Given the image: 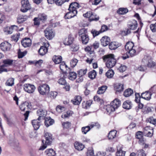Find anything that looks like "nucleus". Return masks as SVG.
<instances>
[{
	"instance_id": "nucleus-37",
	"label": "nucleus",
	"mask_w": 156,
	"mask_h": 156,
	"mask_svg": "<svg viewBox=\"0 0 156 156\" xmlns=\"http://www.w3.org/2000/svg\"><path fill=\"white\" fill-rule=\"evenodd\" d=\"M147 69V66L145 63L143 62V59L142 60V63L137 68V69L140 71H144Z\"/></svg>"
},
{
	"instance_id": "nucleus-16",
	"label": "nucleus",
	"mask_w": 156,
	"mask_h": 156,
	"mask_svg": "<svg viewBox=\"0 0 156 156\" xmlns=\"http://www.w3.org/2000/svg\"><path fill=\"white\" fill-rule=\"evenodd\" d=\"M117 151L116 156H125L126 152L122 150V147L121 145H118L117 147Z\"/></svg>"
},
{
	"instance_id": "nucleus-34",
	"label": "nucleus",
	"mask_w": 156,
	"mask_h": 156,
	"mask_svg": "<svg viewBox=\"0 0 156 156\" xmlns=\"http://www.w3.org/2000/svg\"><path fill=\"white\" fill-rule=\"evenodd\" d=\"M79 4L76 2H74L71 4L69 6V9H73L74 10H77V9L79 8Z\"/></svg>"
},
{
	"instance_id": "nucleus-13",
	"label": "nucleus",
	"mask_w": 156,
	"mask_h": 156,
	"mask_svg": "<svg viewBox=\"0 0 156 156\" xmlns=\"http://www.w3.org/2000/svg\"><path fill=\"white\" fill-rule=\"evenodd\" d=\"M127 27L130 29L135 30L137 27V23L136 21L135 20H133L129 21L128 23Z\"/></svg>"
},
{
	"instance_id": "nucleus-41",
	"label": "nucleus",
	"mask_w": 156,
	"mask_h": 156,
	"mask_svg": "<svg viewBox=\"0 0 156 156\" xmlns=\"http://www.w3.org/2000/svg\"><path fill=\"white\" fill-rule=\"evenodd\" d=\"M14 79L10 78L5 83L6 85L9 86H12L14 84Z\"/></svg>"
},
{
	"instance_id": "nucleus-7",
	"label": "nucleus",
	"mask_w": 156,
	"mask_h": 156,
	"mask_svg": "<svg viewBox=\"0 0 156 156\" xmlns=\"http://www.w3.org/2000/svg\"><path fill=\"white\" fill-rule=\"evenodd\" d=\"M36 87L35 86L30 83H26L23 85V89L25 91L29 93L32 94L35 91Z\"/></svg>"
},
{
	"instance_id": "nucleus-22",
	"label": "nucleus",
	"mask_w": 156,
	"mask_h": 156,
	"mask_svg": "<svg viewBox=\"0 0 156 156\" xmlns=\"http://www.w3.org/2000/svg\"><path fill=\"white\" fill-rule=\"evenodd\" d=\"M73 37H72V35H69L68 37L66 38L65 39L64 41V43L65 45H69L71 44L73 41Z\"/></svg>"
},
{
	"instance_id": "nucleus-4",
	"label": "nucleus",
	"mask_w": 156,
	"mask_h": 156,
	"mask_svg": "<svg viewBox=\"0 0 156 156\" xmlns=\"http://www.w3.org/2000/svg\"><path fill=\"white\" fill-rule=\"evenodd\" d=\"M21 4L20 10L23 12H26L31 9L30 4L28 0H22L21 1Z\"/></svg>"
},
{
	"instance_id": "nucleus-51",
	"label": "nucleus",
	"mask_w": 156,
	"mask_h": 156,
	"mask_svg": "<svg viewBox=\"0 0 156 156\" xmlns=\"http://www.w3.org/2000/svg\"><path fill=\"white\" fill-rule=\"evenodd\" d=\"M57 93L56 91H51L48 94V96L51 98L54 99L57 95Z\"/></svg>"
},
{
	"instance_id": "nucleus-19",
	"label": "nucleus",
	"mask_w": 156,
	"mask_h": 156,
	"mask_svg": "<svg viewBox=\"0 0 156 156\" xmlns=\"http://www.w3.org/2000/svg\"><path fill=\"white\" fill-rule=\"evenodd\" d=\"M121 45L120 44L117 42H112L109 44V48L111 50H115Z\"/></svg>"
},
{
	"instance_id": "nucleus-32",
	"label": "nucleus",
	"mask_w": 156,
	"mask_h": 156,
	"mask_svg": "<svg viewBox=\"0 0 156 156\" xmlns=\"http://www.w3.org/2000/svg\"><path fill=\"white\" fill-rule=\"evenodd\" d=\"M117 131L113 130L111 131L109 133L108 137L109 139L112 140L116 136Z\"/></svg>"
},
{
	"instance_id": "nucleus-61",
	"label": "nucleus",
	"mask_w": 156,
	"mask_h": 156,
	"mask_svg": "<svg viewBox=\"0 0 156 156\" xmlns=\"http://www.w3.org/2000/svg\"><path fill=\"white\" fill-rule=\"evenodd\" d=\"M148 122L153 125H155L156 123V119H154L153 117H150L147 119Z\"/></svg>"
},
{
	"instance_id": "nucleus-31",
	"label": "nucleus",
	"mask_w": 156,
	"mask_h": 156,
	"mask_svg": "<svg viewBox=\"0 0 156 156\" xmlns=\"http://www.w3.org/2000/svg\"><path fill=\"white\" fill-rule=\"evenodd\" d=\"M80 38L82 43L85 44H87L88 43L89 40L88 36L87 34L81 37Z\"/></svg>"
},
{
	"instance_id": "nucleus-5",
	"label": "nucleus",
	"mask_w": 156,
	"mask_h": 156,
	"mask_svg": "<svg viewBox=\"0 0 156 156\" xmlns=\"http://www.w3.org/2000/svg\"><path fill=\"white\" fill-rule=\"evenodd\" d=\"M38 91L40 94L42 95L48 94L50 91V87L47 84H43L40 85L38 88Z\"/></svg>"
},
{
	"instance_id": "nucleus-17",
	"label": "nucleus",
	"mask_w": 156,
	"mask_h": 156,
	"mask_svg": "<svg viewBox=\"0 0 156 156\" xmlns=\"http://www.w3.org/2000/svg\"><path fill=\"white\" fill-rule=\"evenodd\" d=\"M46 111L45 110L42 109L38 110L37 111V115L39 116L38 119L40 120L41 119H44V117L46 115Z\"/></svg>"
},
{
	"instance_id": "nucleus-9",
	"label": "nucleus",
	"mask_w": 156,
	"mask_h": 156,
	"mask_svg": "<svg viewBox=\"0 0 156 156\" xmlns=\"http://www.w3.org/2000/svg\"><path fill=\"white\" fill-rule=\"evenodd\" d=\"M0 46L2 50L5 52L9 51L12 47L11 45L7 41L2 43Z\"/></svg>"
},
{
	"instance_id": "nucleus-18",
	"label": "nucleus",
	"mask_w": 156,
	"mask_h": 156,
	"mask_svg": "<svg viewBox=\"0 0 156 156\" xmlns=\"http://www.w3.org/2000/svg\"><path fill=\"white\" fill-rule=\"evenodd\" d=\"M110 104L112 106L113 108H114L115 110L120 106L121 104L120 101L118 99H116L112 101Z\"/></svg>"
},
{
	"instance_id": "nucleus-45",
	"label": "nucleus",
	"mask_w": 156,
	"mask_h": 156,
	"mask_svg": "<svg viewBox=\"0 0 156 156\" xmlns=\"http://www.w3.org/2000/svg\"><path fill=\"white\" fill-rule=\"evenodd\" d=\"M47 16L44 13H40L38 15V18L40 20L44 21L47 19Z\"/></svg>"
},
{
	"instance_id": "nucleus-26",
	"label": "nucleus",
	"mask_w": 156,
	"mask_h": 156,
	"mask_svg": "<svg viewBox=\"0 0 156 156\" xmlns=\"http://www.w3.org/2000/svg\"><path fill=\"white\" fill-rule=\"evenodd\" d=\"M45 154L47 156H55L56 155L55 151L52 149H47L45 151Z\"/></svg>"
},
{
	"instance_id": "nucleus-63",
	"label": "nucleus",
	"mask_w": 156,
	"mask_h": 156,
	"mask_svg": "<svg viewBox=\"0 0 156 156\" xmlns=\"http://www.w3.org/2000/svg\"><path fill=\"white\" fill-rule=\"evenodd\" d=\"M92 47V46H88L85 48V51H86L90 52V54H92L93 55V54L94 53L93 51H91Z\"/></svg>"
},
{
	"instance_id": "nucleus-6",
	"label": "nucleus",
	"mask_w": 156,
	"mask_h": 156,
	"mask_svg": "<svg viewBox=\"0 0 156 156\" xmlns=\"http://www.w3.org/2000/svg\"><path fill=\"white\" fill-rule=\"evenodd\" d=\"M154 87H152L149 90V91H146L144 93H142L141 94V97L146 100H149L151 98L152 93L155 92L154 91Z\"/></svg>"
},
{
	"instance_id": "nucleus-46",
	"label": "nucleus",
	"mask_w": 156,
	"mask_h": 156,
	"mask_svg": "<svg viewBox=\"0 0 156 156\" xmlns=\"http://www.w3.org/2000/svg\"><path fill=\"white\" fill-rule=\"evenodd\" d=\"M54 120L53 119L45 120L44 123L47 127H48L50 125H52L54 123Z\"/></svg>"
},
{
	"instance_id": "nucleus-1",
	"label": "nucleus",
	"mask_w": 156,
	"mask_h": 156,
	"mask_svg": "<svg viewBox=\"0 0 156 156\" xmlns=\"http://www.w3.org/2000/svg\"><path fill=\"white\" fill-rule=\"evenodd\" d=\"M102 58L104 62H105L106 67L108 68L113 67L116 62L114 55L113 54L105 55Z\"/></svg>"
},
{
	"instance_id": "nucleus-29",
	"label": "nucleus",
	"mask_w": 156,
	"mask_h": 156,
	"mask_svg": "<svg viewBox=\"0 0 156 156\" xmlns=\"http://www.w3.org/2000/svg\"><path fill=\"white\" fill-rule=\"evenodd\" d=\"M29 103L27 102H25L21 104L20 106V109L22 111H24L26 109H28L29 108Z\"/></svg>"
},
{
	"instance_id": "nucleus-55",
	"label": "nucleus",
	"mask_w": 156,
	"mask_h": 156,
	"mask_svg": "<svg viewBox=\"0 0 156 156\" xmlns=\"http://www.w3.org/2000/svg\"><path fill=\"white\" fill-rule=\"evenodd\" d=\"M87 69H80L78 71V75L80 76H82L84 75L87 72Z\"/></svg>"
},
{
	"instance_id": "nucleus-64",
	"label": "nucleus",
	"mask_w": 156,
	"mask_h": 156,
	"mask_svg": "<svg viewBox=\"0 0 156 156\" xmlns=\"http://www.w3.org/2000/svg\"><path fill=\"white\" fill-rule=\"evenodd\" d=\"M150 28L153 32H156V23L151 24Z\"/></svg>"
},
{
	"instance_id": "nucleus-56",
	"label": "nucleus",
	"mask_w": 156,
	"mask_h": 156,
	"mask_svg": "<svg viewBox=\"0 0 156 156\" xmlns=\"http://www.w3.org/2000/svg\"><path fill=\"white\" fill-rule=\"evenodd\" d=\"M90 128L89 126H87L84 127H83L82 128V131L83 133L84 134H86L88 132L90 129Z\"/></svg>"
},
{
	"instance_id": "nucleus-48",
	"label": "nucleus",
	"mask_w": 156,
	"mask_h": 156,
	"mask_svg": "<svg viewBox=\"0 0 156 156\" xmlns=\"http://www.w3.org/2000/svg\"><path fill=\"white\" fill-rule=\"evenodd\" d=\"M79 46L78 45L73 44L70 47L71 50L73 51H76L79 49Z\"/></svg>"
},
{
	"instance_id": "nucleus-42",
	"label": "nucleus",
	"mask_w": 156,
	"mask_h": 156,
	"mask_svg": "<svg viewBox=\"0 0 156 156\" xmlns=\"http://www.w3.org/2000/svg\"><path fill=\"white\" fill-rule=\"evenodd\" d=\"M128 11L127 8H120L117 11V13L120 14H124L126 13Z\"/></svg>"
},
{
	"instance_id": "nucleus-24",
	"label": "nucleus",
	"mask_w": 156,
	"mask_h": 156,
	"mask_svg": "<svg viewBox=\"0 0 156 156\" xmlns=\"http://www.w3.org/2000/svg\"><path fill=\"white\" fill-rule=\"evenodd\" d=\"M40 120L38 119H34L33 120L32 123L34 129L35 130L38 129L39 128L40 126Z\"/></svg>"
},
{
	"instance_id": "nucleus-20",
	"label": "nucleus",
	"mask_w": 156,
	"mask_h": 156,
	"mask_svg": "<svg viewBox=\"0 0 156 156\" xmlns=\"http://www.w3.org/2000/svg\"><path fill=\"white\" fill-rule=\"evenodd\" d=\"M143 133L142 132H138L136 135V138L139 140V143L140 144H144V140L143 138Z\"/></svg>"
},
{
	"instance_id": "nucleus-50",
	"label": "nucleus",
	"mask_w": 156,
	"mask_h": 156,
	"mask_svg": "<svg viewBox=\"0 0 156 156\" xmlns=\"http://www.w3.org/2000/svg\"><path fill=\"white\" fill-rule=\"evenodd\" d=\"M91 33L92 34L93 37H94L101 33L100 30L97 31L95 29H92L91 31Z\"/></svg>"
},
{
	"instance_id": "nucleus-21",
	"label": "nucleus",
	"mask_w": 156,
	"mask_h": 156,
	"mask_svg": "<svg viewBox=\"0 0 156 156\" xmlns=\"http://www.w3.org/2000/svg\"><path fill=\"white\" fill-rule=\"evenodd\" d=\"M74 146L75 148L79 151L82 150L84 148V146L82 143L76 142L74 144Z\"/></svg>"
},
{
	"instance_id": "nucleus-28",
	"label": "nucleus",
	"mask_w": 156,
	"mask_h": 156,
	"mask_svg": "<svg viewBox=\"0 0 156 156\" xmlns=\"http://www.w3.org/2000/svg\"><path fill=\"white\" fill-rule=\"evenodd\" d=\"M13 62V60H12L9 59H5L2 62L3 64L2 65L4 67H7L11 65Z\"/></svg>"
},
{
	"instance_id": "nucleus-15",
	"label": "nucleus",
	"mask_w": 156,
	"mask_h": 156,
	"mask_svg": "<svg viewBox=\"0 0 156 156\" xmlns=\"http://www.w3.org/2000/svg\"><path fill=\"white\" fill-rule=\"evenodd\" d=\"M21 43L23 47H28L31 45V41L29 38H25L22 41Z\"/></svg>"
},
{
	"instance_id": "nucleus-25",
	"label": "nucleus",
	"mask_w": 156,
	"mask_h": 156,
	"mask_svg": "<svg viewBox=\"0 0 156 156\" xmlns=\"http://www.w3.org/2000/svg\"><path fill=\"white\" fill-rule=\"evenodd\" d=\"M114 88L116 91L121 92L124 89L123 85L121 83H117L115 85Z\"/></svg>"
},
{
	"instance_id": "nucleus-23",
	"label": "nucleus",
	"mask_w": 156,
	"mask_h": 156,
	"mask_svg": "<svg viewBox=\"0 0 156 156\" xmlns=\"http://www.w3.org/2000/svg\"><path fill=\"white\" fill-rule=\"evenodd\" d=\"M81 100V97L78 96H75L74 99L72 100L71 101L74 105H79L80 103Z\"/></svg>"
},
{
	"instance_id": "nucleus-11",
	"label": "nucleus",
	"mask_w": 156,
	"mask_h": 156,
	"mask_svg": "<svg viewBox=\"0 0 156 156\" xmlns=\"http://www.w3.org/2000/svg\"><path fill=\"white\" fill-rule=\"evenodd\" d=\"M44 46H41L38 50V52L41 55H44L46 54L48 51L47 48L49 46V43H44Z\"/></svg>"
},
{
	"instance_id": "nucleus-47",
	"label": "nucleus",
	"mask_w": 156,
	"mask_h": 156,
	"mask_svg": "<svg viewBox=\"0 0 156 156\" xmlns=\"http://www.w3.org/2000/svg\"><path fill=\"white\" fill-rule=\"evenodd\" d=\"M106 110L107 112L109 113H110L112 112H113L115 110L111 104L108 105L106 106Z\"/></svg>"
},
{
	"instance_id": "nucleus-49",
	"label": "nucleus",
	"mask_w": 156,
	"mask_h": 156,
	"mask_svg": "<svg viewBox=\"0 0 156 156\" xmlns=\"http://www.w3.org/2000/svg\"><path fill=\"white\" fill-rule=\"evenodd\" d=\"M92 103V101H88L86 102V103H83V107L84 108H87L91 105Z\"/></svg>"
},
{
	"instance_id": "nucleus-36",
	"label": "nucleus",
	"mask_w": 156,
	"mask_h": 156,
	"mask_svg": "<svg viewBox=\"0 0 156 156\" xmlns=\"http://www.w3.org/2000/svg\"><path fill=\"white\" fill-rule=\"evenodd\" d=\"M78 34L79 37H80L87 34V30L86 29L83 28L79 30Z\"/></svg>"
},
{
	"instance_id": "nucleus-2",
	"label": "nucleus",
	"mask_w": 156,
	"mask_h": 156,
	"mask_svg": "<svg viewBox=\"0 0 156 156\" xmlns=\"http://www.w3.org/2000/svg\"><path fill=\"white\" fill-rule=\"evenodd\" d=\"M125 48L127 52L129 54L130 56L132 57L136 55L135 47L133 42H128L125 46Z\"/></svg>"
},
{
	"instance_id": "nucleus-44",
	"label": "nucleus",
	"mask_w": 156,
	"mask_h": 156,
	"mask_svg": "<svg viewBox=\"0 0 156 156\" xmlns=\"http://www.w3.org/2000/svg\"><path fill=\"white\" fill-rule=\"evenodd\" d=\"M96 73L95 70H93L89 73V77L91 79H94L96 76Z\"/></svg>"
},
{
	"instance_id": "nucleus-12",
	"label": "nucleus",
	"mask_w": 156,
	"mask_h": 156,
	"mask_svg": "<svg viewBox=\"0 0 156 156\" xmlns=\"http://www.w3.org/2000/svg\"><path fill=\"white\" fill-rule=\"evenodd\" d=\"M69 11L67 12L64 16V17L66 19H69L75 16L77 13V10H74L73 9H69Z\"/></svg>"
},
{
	"instance_id": "nucleus-38",
	"label": "nucleus",
	"mask_w": 156,
	"mask_h": 156,
	"mask_svg": "<svg viewBox=\"0 0 156 156\" xmlns=\"http://www.w3.org/2000/svg\"><path fill=\"white\" fill-rule=\"evenodd\" d=\"M99 19V17L97 16L96 14L92 12V14H91V15L90 16V19H89V20L90 21H97Z\"/></svg>"
},
{
	"instance_id": "nucleus-57",
	"label": "nucleus",
	"mask_w": 156,
	"mask_h": 156,
	"mask_svg": "<svg viewBox=\"0 0 156 156\" xmlns=\"http://www.w3.org/2000/svg\"><path fill=\"white\" fill-rule=\"evenodd\" d=\"M137 156H146L144 151L142 149L138 150L136 153Z\"/></svg>"
},
{
	"instance_id": "nucleus-58",
	"label": "nucleus",
	"mask_w": 156,
	"mask_h": 156,
	"mask_svg": "<svg viewBox=\"0 0 156 156\" xmlns=\"http://www.w3.org/2000/svg\"><path fill=\"white\" fill-rule=\"evenodd\" d=\"M58 83L62 85H65L66 83V80L63 78L59 79L58 81Z\"/></svg>"
},
{
	"instance_id": "nucleus-59",
	"label": "nucleus",
	"mask_w": 156,
	"mask_h": 156,
	"mask_svg": "<svg viewBox=\"0 0 156 156\" xmlns=\"http://www.w3.org/2000/svg\"><path fill=\"white\" fill-rule=\"evenodd\" d=\"M65 108L63 107L60 106H58L56 108V110L57 112L60 113L65 111Z\"/></svg>"
},
{
	"instance_id": "nucleus-35",
	"label": "nucleus",
	"mask_w": 156,
	"mask_h": 156,
	"mask_svg": "<svg viewBox=\"0 0 156 156\" xmlns=\"http://www.w3.org/2000/svg\"><path fill=\"white\" fill-rule=\"evenodd\" d=\"M107 87L106 86H102L98 88L97 93L98 94H101L104 93L107 89Z\"/></svg>"
},
{
	"instance_id": "nucleus-43",
	"label": "nucleus",
	"mask_w": 156,
	"mask_h": 156,
	"mask_svg": "<svg viewBox=\"0 0 156 156\" xmlns=\"http://www.w3.org/2000/svg\"><path fill=\"white\" fill-rule=\"evenodd\" d=\"M68 77L70 80H73L76 77V73L72 72L69 73Z\"/></svg>"
},
{
	"instance_id": "nucleus-54",
	"label": "nucleus",
	"mask_w": 156,
	"mask_h": 156,
	"mask_svg": "<svg viewBox=\"0 0 156 156\" xmlns=\"http://www.w3.org/2000/svg\"><path fill=\"white\" fill-rule=\"evenodd\" d=\"M60 68L61 70L63 71L65 69H66L67 68V66L64 62H62L60 65Z\"/></svg>"
},
{
	"instance_id": "nucleus-8",
	"label": "nucleus",
	"mask_w": 156,
	"mask_h": 156,
	"mask_svg": "<svg viewBox=\"0 0 156 156\" xmlns=\"http://www.w3.org/2000/svg\"><path fill=\"white\" fill-rule=\"evenodd\" d=\"M143 62L145 64L147 68V67L149 68L153 67L156 65L155 63L153 62L149 57H144L143 59Z\"/></svg>"
},
{
	"instance_id": "nucleus-60",
	"label": "nucleus",
	"mask_w": 156,
	"mask_h": 156,
	"mask_svg": "<svg viewBox=\"0 0 156 156\" xmlns=\"http://www.w3.org/2000/svg\"><path fill=\"white\" fill-rule=\"evenodd\" d=\"M153 128L149 126H147L145 127L144 129V133H146L148 131H152V129Z\"/></svg>"
},
{
	"instance_id": "nucleus-14",
	"label": "nucleus",
	"mask_w": 156,
	"mask_h": 156,
	"mask_svg": "<svg viewBox=\"0 0 156 156\" xmlns=\"http://www.w3.org/2000/svg\"><path fill=\"white\" fill-rule=\"evenodd\" d=\"M110 39L109 37L107 36L103 37L101 39V44L103 46H106L110 44Z\"/></svg>"
},
{
	"instance_id": "nucleus-39",
	"label": "nucleus",
	"mask_w": 156,
	"mask_h": 156,
	"mask_svg": "<svg viewBox=\"0 0 156 156\" xmlns=\"http://www.w3.org/2000/svg\"><path fill=\"white\" fill-rule=\"evenodd\" d=\"M114 74V72L112 69H109L105 73L106 76L109 78H111L113 77Z\"/></svg>"
},
{
	"instance_id": "nucleus-27",
	"label": "nucleus",
	"mask_w": 156,
	"mask_h": 156,
	"mask_svg": "<svg viewBox=\"0 0 156 156\" xmlns=\"http://www.w3.org/2000/svg\"><path fill=\"white\" fill-rule=\"evenodd\" d=\"M62 59V57L59 55H55L52 58L53 61L56 64H58L61 63Z\"/></svg>"
},
{
	"instance_id": "nucleus-3",
	"label": "nucleus",
	"mask_w": 156,
	"mask_h": 156,
	"mask_svg": "<svg viewBox=\"0 0 156 156\" xmlns=\"http://www.w3.org/2000/svg\"><path fill=\"white\" fill-rule=\"evenodd\" d=\"M44 137L46 139L45 144L40 148L39 150H40L45 149L47 147V145H50L52 142V135L51 133L48 132L45 133Z\"/></svg>"
},
{
	"instance_id": "nucleus-10",
	"label": "nucleus",
	"mask_w": 156,
	"mask_h": 156,
	"mask_svg": "<svg viewBox=\"0 0 156 156\" xmlns=\"http://www.w3.org/2000/svg\"><path fill=\"white\" fill-rule=\"evenodd\" d=\"M44 32L45 37L49 40L52 39L55 36V33L52 30L48 28H46L44 30Z\"/></svg>"
},
{
	"instance_id": "nucleus-33",
	"label": "nucleus",
	"mask_w": 156,
	"mask_h": 156,
	"mask_svg": "<svg viewBox=\"0 0 156 156\" xmlns=\"http://www.w3.org/2000/svg\"><path fill=\"white\" fill-rule=\"evenodd\" d=\"M27 19V17L26 16H20L17 19V22L18 23H21L26 21Z\"/></svg>"
},
{
	"instance_id": "nucleus-53",
	"label": "nucleus",
	"mask_w": 156,
	"mask_h": 156,
	"mask_svg": "<svg viewBox=\"0 0 156 156\" xmlns=\"http://www.w3.org/2000/svg\"><path fill=\"white\" fill-rule=\"evenodd\" d=\"M27 53V51H25L23 52L21 51L20 50L18 52V57L19 58H21L26 55Z\"/></svg>"
},
{
	"instance_id": "nucleus-40",
	"label": "nucleus",
	"mask_w": 156,
	"mask_h": 156,
	"mask_svg": "<svg viewBox=\"0 0 156 156\" xmlns=\"http://www.w3.org/2000/svg\"><path fill=\"white\" fill-rule=\"evenodd\" d=\"M133 93V90L131 89H128L126 90L124 92V95L125 97H128Z\"/></svg>"
},
{
	"instance_id": "nucleus-30",
	"label": "nucleus",
	"mask_w": 156,
	"mask_h": 156,
	"mask_svg": "<svg viewBox=\"0 0 156 156\" xmlns=\"http://www.w3.org/2000/svg\"><path fill=\"white\" fill-rule=\"evenodd\" d=\"M131 102L129 101H126L123 103V107L125 109H129L131 108Z\"/></svg>"
},
{
	"instance_id": "nucleus-62",
	"label": "nucleus",
	"mask_w": 156,
	"mask_h": 156,
	"mask_svg": "<svg viewBox=\"0 0 156 156\" xmlns=\"http://www.w3.org/2000/svg\"><path fill=\"white\" fill-rule=\"evenodd\" d=\"M92 56V57L90 58H88L86 60V62L89 64L91 63L94 60V54H93L90 56Z\"/></svg>"
},
{
	"instance_id": "nucleus-52",
	"label": "nucleus",
	"mask_w": 156,
	"mask_h": 156,
	"mask_svg": "<svg viewBox=\"0 0 156 156\" xmlns=\"http://www.w3.org/2000/svg\"><path fill=\"white\" fill-rule=\"evenodd\" d=\"M78 60L76 58H73L70 62L71 67H74L78 62Z\"/></svg>"
}]
</instances>
